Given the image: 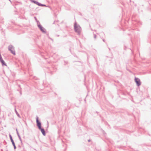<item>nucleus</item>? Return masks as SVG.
Here are the masks:
<instances>
[{
	"instance_id": "4",
	"label": "nucleus",
	"mask_w": 151,
	"mask_h": 151,
	"mask_svg": "<svg viewBox=\"0 0 151 151\" xmlns=\"http://www.w3.org/2000/svg\"><path fill=\"white\" fill-rule=\"evenodd\" d=\"M37 126L38 127L39 129H40L41 128V123L38 121V119L37 118Z\"/></svg>"
},
{
	"instance_id": "9",
	"label": "nucleus",
	"mask_w": 151,
	"mask_h": 151,
	"mask_svg": "<svg viewBox=\"0 0 151 151\" xmlns=\"http://www.w3.org/2000/svg\"><path fill=\"white\" fill-rule=\"evenodd\" d=\"M10 137L11 142H13L12 137L11 135H10Z\"/></svg>"
},
{
	"instance_id": "7",
	"label": "nucleus",
	"mask_w": 151,
	"mask_h": 151,
	"mask_svg": "<svg viewBox=\"0 0 151 151\" xmlns=\"http://www.w3.org/2000/svg\"><path fill=\"white\" fill-rule=\"evenodd\" d=\"M41 131V132L42 133L43 135H45V130L44 129H42L41 128L40 129H39Z\"/></svg>"
},
{
	"instance_id": "1",
	"label": "nucleus",
	"mask_w": 151,
	"mask_h": 151,
	"mask_svg": "<svg viewBox=\"0 0 151 151\" xmlns=\"http://www.w3.org/2000/svg\"><path fill=\"white\" fill-rule=\"evenodd\" d=\"M74 29L75 31L76 32L79 33L81 32V28L76 23H75L74 24Z\"/></svg>"
},
{
	"instance_id": "2",
	"label": "nucleus",
	"mask_w": 151,
	"mask_h": 151,
	"mask_svg": "<svg viewBox=\"0 0 151 151\" xmlns=\"http://www.w3.org/2000/svg\"><path fill=\"white\" fill-rule=\"evenodd\" d=\"M9 49L11 52L14 55H15V52L14 50V48L12 45H10L9 47Z\"/></svg>"
},
{
	"instance_id": "6",
	"label": "nucleus",
	"mask_w": 151,
	"mask_h": 151,
	"mask_svg": "<svg viewBox=\"0 0 151 151\" xmlns=\"http://www.w3.org/2000/svg\"><path fill=\"white\" fill-rule=\"evenodd\" d=\"M33 2L34 3H35V4H37L39 6H45V5H42V4H41L39 3H38V2H36V1H33Z\"/></svg>"
},
{
	"instance_id": "3",
	"label": "nucleus",
	"mask_w": 151,
	"mask_h": 151,
	"mask_svg": "<svg viewBox=\"0 0 151 151\" xmlns=\"http://www.w3.org/2000/svg\"><path fill=\"white\" fill-rule=\"evenodd\" d=\"M135 81L136 84L138 86H139L141 84L140 80L138 78H135Z\"/></svg>"
},
{
	"instance_id": "8",
	"label": "nucleus",
	"mask_w": 151,
	"mask_h": 151,
	"mask_svg": "<svg viewBox=\"0 0 151 151\" xmlns=\"http://www.w3.org/2000/svg\"><path fill=\"white\" fill-rule=\"evenodd\" d=\"M1 62V63L3 65H6V64L3 60L2 59H1V60H0Z\"/></svg>"
},
{
	"instance_id": "5",
	"label": "nucleus",
	"mask_w": 151,
	"mask_h": 151,
	"mask_svg": "<svg viewBox=\"0 0 151 151\" xmlns=\"http://www.w3.org/2000/svg\"><path fill=\"white\" fill-rule=\"evenodd\" d=\"M38 27L43 32H45V29L42 27L40 25H38Z\"/></svg>"
},
{
	"instance_id": "10",
	"label": "nucleus",
	"mask_w": 151,
	"mask_h": 151,
	"mask_svg": "<svg viewBox=\"0 0 151 151\" xmlns=\"http://www.w3.org/2000/svg\"><path fill=\"white\" fill-rule=\"evenodd\" d=\"M12 144L14 146V149H15L16 148V147L15 146V144L14 143V142H12Z\"/></svg>"
}]
</instances>
